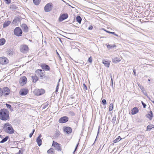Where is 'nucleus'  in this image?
Wrapping results in <instances>:
<instances>
[{
  "mask_svg": "<svg viewBox=\"0 0 154 154\" xmlns=\"http://www.w3.org/2000/svg\"><path fill=\"white\" fill-rule=\"evenodd\" d=\"M9 118V112L5 109L0 110V119L3 121H6Z\"/></svg>",
  "mask_w": 154,
  "mask_h": 154,
  "instance_id": "f257e3e1",
  "label": "nucleus"
},
{
  "mask_svg": "<svg viewBox=\"0 0 154 154\" xmlns=\"http://www.w3.org/2000/svg\"><path fill=\"white\" fill-rule=\"evenodd\" d=\"M3 129L5 132H7L9 134L14 133V131L12 125L9 123L4 124L3 125Z\"/></svg>",
  "mask_w": 154,
  "mask_h": 154,
  "instance_id": "f03ea898",
  "label": "nucleus"
},
{
  "mask_svg": "<svg viewBox=\"0 0 154 154\" xmlns=\"http://www.w3.org/2000/svg\"><path fill=\"white\" fill-rule=\"evenodd\" d=\"M20 50L21 52L26 53L29 51V48L27 45H23L20 46Z\"/></svg>",
  "mask_w": 154,
  "mask_h": 154,
  "instance_id": "7ed1b4c3",
  "label": "nucleus"
},
{
  "mask_svg": "<svg viewBox=\"0 0 154 154\" xmlns=\"http://www.w3.org/2000/svg\"><path fill=\"white\" fill-rule=\"evenodd\" d=\"M22 31L19 27H17L14 29V34L17 36H20L22 35Z\"/></svg>",
  "mask_w": 154,
  "mask_h": 154,
  "instance_id": "20e7f679",
  "label": "nucleus"
},
{
  "mask_svg": "<svg viewBox=\"0 0 154 154\" xmlns=\"http://www.w3.org/2000/svg\"><path fill=\"white\" fill-rule=\"evenodd\" d=\"M8 63L9 60L6 57H0V64L5 65Z\"/></svg>",
  "mask_w": 154,
  "mask_h": 154,
  "instance_id": "39448f33",
  "label": "nucleus"
},
{
  "mask_svg": "<svg viewBox=\"0 0 154 154\" xmlns=\"http://www.w3.org/2000/svg\"><path fill=\"white\" fill-rule=\"evenodd\" d=\"M68 17V15L66 13L61 14L59 17L58 20L59 22H61L67 19Z\"/></svg>",
  "mask_w": 154,
  "mask_h": 154,
  "instance_id": "423d86ee",
  "label": "nucleus"
},
{
  "mask_svg": "<svg viewBox=\"0 0 154 154\" xmlns=\"http://www.w3.org/2000/svg\"><path fill=\"white\" fill-rule=\"evenodd\" d=\"M52 146L54 147L58 151L61 150V147L60 145L57 142H55L54 141H53Z\"/></svg>",
  "mask_w": 154,
  "mask_h": 154,
  "instance_id": "0eeeda50",
  "label": "nucleus"
},
{
  "mask_svg": "<svg viewBox=\"0 0 154 154\" xmlns=\"http://www.w3.org/2000/svg\"><path fill=\"white\" fill-rule=\"evenodd\" d=\"M42 69H38L35 72V74L38 75L41 78L45 76V74L42 72Z\"/></svg>",
  "mask_w": 154,
  "mask_h": 154,
  "instance_id": "6e6552de",
  "label": "nucleus"
},
{
  "mask_svg": "<svg viewBox=\"0 0 154 154\" xmlns=\"http://www.w3.org/2000/svg\"><path fill=\"white\" fill-rule=\"evenodd\" d=\"M52 4L48 3L45 7L44 10L46 12H48L51 11Z\"/></svg>",
  "mask_w": 154,
  "mask_h": 154,
  "instance_id": "1a4fd4ad",
  "label": "nucleus"
},
{
  "mask_svg": "<svg viewBox=\"0 0 154 154\" xmlns=\"http://www.w3.org/2000/svg\"><path fill=\"white\" fill-rule=\"evenodd\" d=\"M69 120L68 118L66 116H64L61 117L59 120V122L60 123H64L67 122Z\"/></svg>",
  "mask_w": 154,
  "mask_h": 154,
  "instance_id": "9d476101",
  "label": "nucleus"
},
{
  "mask_svg": "<svg viewBox=\"0 0 154 154\" xmlns=\"http://www.w3.org/2000/svg\"><path fill=\"white\" fill-rule=\"evenodd\" d=\"M26 78L25 76H23L20 79L19 82L21 85H23L24 84L26 83Z\"/></svg>",
  "mask_w": 154,
  "mask_h": 154,
  "instance_id": "9b49d317",
  "label": "nucleus"
},
{
  "mask_svg": "<svg viewBox=\"0 0 154 154\" xmlns=\"http://www.w3.org/2000/svg\"><path fill=\"white\" fill-rule=\"evenodd\" d=\"M2 90L3 94H4L5 95H8L10 93V90L8 87L4 88Z\"/></svg>",
  "mask_w": 154,
  "mask_h": 154,
  "instance_id": "f8f14e48",
  "label": "nucleus"
},
{
  "mask_svg": "<svg viewBox=\"0 0 154 154\" xmlns=\"http://www.w3.org/2000/svg\"><path fill=\"white\" fill-rule=\"evenodd\" d=\"M63 131L67 134H69L72 133V129L71 127H67L64 129Z\"/></svg>",
  "mask_w": 154,
  "mask_h": 154,
  "instance_id": "ddd939ff",
  "label": "nucleus"
},
{
  "mask_svg": "<svg viewBox=\"0 0 154 154\" xmlns=\"http://www.w3.org/2000/svg\"><path fill=\"white\" fill-rule=\"evenodd\" d=\"M28 92V90L27 89H21L20 91V94L22 96L26 95Z\"/></svg>",
  "mask_w": 154,
  "mask_h": 154,
  "instance_id": "4468645a",
  "label": "nucleus"
},
{
  "mask_svg": "<svg viewBox=\"0 0 154 154\" xmlns=\"http://www.w3.org/2000/svg\"><path fill=\"white\" fill-rule=\"evenodd\" d=\"M21 26L24 32H28V27L26 24H23Z\"/></svg>",
  "mask_w": 154,
  "mask_h": 154,
  "instance_id": "2eb2a0df",
  "label": "nucleus"
},
{
  "mask_svg": "<svg viewBox=\"0 0 154 154\" xmlns=\"http://www.w3.org/2000/svg\"><path fill=\"white\" fill-rule=\"evenodd\" d=\"M36 94L38 96H40L45 93V90L43 89H38L36 91Z\"/></svg>",
  "mask_w": 154,
  "mask_h": 154,
  "instance_id": "dca6fc26",
  "label": "nucleus"
},
{
  "mask_svg": "<svg viewBox=\"0 0 154 154\" xmlns=\"http://www.w3.org/2000/svg\"><path fill=\"white\" fill-rule=\"evenodd\" d=\"M42 69H45L46 71H48L50 69V68L47 65L42 64L41 66Z\"/></svg>",
  "mask_w": 154,
  "mask_h": 154,
  "instance_id": "f3484780",
  "label": "nucleus"
},
{
  "mask_svg": "<svg viewBox=\"0 0 154 154\" xmlns=\"http://www.w3.org/2000/svg\"><path fill=\"white\" fill-rule=\"evenodd\" d=\"M146 117L149 118L150 120H151L152 118L153 117V114L152 111H150L148 112V114L146 115Z\"/></svg>",
  "mask_w": 154,
  "mask_h": 154,
  "instance_id": "a211bd4d",
  "label": "nucleus"
},
{
  "mask_svg": "<svg viewBox=\"0 0 154 154\" xmlns=\"http://www.w3.org/2000/svg\"><path fill=\"white\" fill-rule=\"evenodd\" d=\"M138 112V109L137 107H134L133 108L132 110L131 113L132 115H134Z\"/></svg>",
  "mask_w": 154,
  "mask_h": 154,
  "instance_id": "6ab92c4d",
  "label": "nucleus"
},
{
  "mask_svg": "<svg viewBox=\"0 0 154 154\" xmlns=\"http://www.w3.org/2000/svg\"><path fill=\"white\" fill-rule=\"evenodd\" d=\"M48 154H54V149L52 148H51L47 152Z\"/></svg>",
  "mask_w": 154,
  "mask_h": 154,
  "instance_id": "aec40b11",
  "label": "nucleus"
},
{
  "mask_svg": "<svg viewBox=\"0 0 154 154\" xmlns=\"http://www.w3.org/2000/svg\"><path fill=\"white\" fill-rule=\"evenodd\" d=\"M19 18L18 17H17L13 20L12 23L13 24L16 25L17 23L19 22Z\"/></svg>",
  "mask_w": 154,
  "mask_h": 154,
  "instance_id": "412c9836",
  "label": "nucleus"
},
{
  "mask_svg": "<svg viewBox=\"0 0 154 154\" xmlns=\"http://www.w3.org/2000/svg\"><path fill=\"white\" fill-rule=\"evenodd\" d=\"M11 23V22L10 21H8L5 22L3 24V27L5 28L8 26L10 25Z\"/></svg>",
  "mask_w": 154,
  "mask_h": 154,
  "instance_id": "4be33fe9",
  "label": "nucleus"
},
{
  "mask_svg": "<svg viewBox=\"0 0 154 154\" xmlns=\"http://www.w3.org/2000/svg\"><path fill=\"white\" fill-rule=\"evenodd\" d=\"M121 60L120 58L119 57H115L112 59V61L113 62L115 63L118 62Z\"/></svg>",
  "mask_w": 154,
  "mask_h": 154,
  "instance_id": "5701e85b",
  "label": "nucleus"
},
{
  "mask_svg": "<svg viewBox=\"0 0 154 154\" xmlns=\"http://www.w3.org/2000/svg\"><path fill=\"white\" fill-rule=\"evenodd\" d=\"M103 63L107 67H109L110 63H109L108 61L103 60Z\"/></svg>",
  "mask_w": 154,
  "mask_h": 154,
  "instance_id": "b1692460",
  "label": "nucleus"
},
{
  "mask_svg": "<svg viewBox=\"0 0 154 154\" xmlns=\"http://www.w3.org/2000/svg\"><path fill=\"white\" fill-rule=\"evenodd\" d=\"M76 21L79 23L80 24L82 20V18L79 16H78L76 18Z\"/></svg>",
  "mask_w": 154,
  "mask_h": 154,
  "instance_id": "393cba45",
  "label": "nucleus"
},
{
  "mask_svg": "<svg viewBox=\"0 0 154 154\" xmlns=\"http://www.w3.org/2000/svg\"><path fill=\"white\" fill-rule=\"evenodd\" d=\"M36 142L39 146H40L42 145V140L41 139L37 138Z\"/></svg>",
  "mask_w": 154,
  "mask_h": 154,
  "instance_id": "a878e982",
  "label": "nucleus"
},
{
  "mask_svg": "<svg viewBox=\"0 0 154 154\" xmlns=\"http://www.w3.org/2000/svg\"><path fill=\"white\" fill-rule=\"evenodd\" d=\"M33 1L35 5H37L39 4L41 0H33Z\"/></svg>",
  "mask_w": 154,
  "mask_h": 154,
  "instance_id": "bb28decb",
  "label": "nucleus"
},
{
  "mask_svg": "<svg viewBox=\"0 0 154 154\" xmlns=\"http://www.w3.org/2000/svg\"><path fill=\"white\" fill-rule=\"evenodd\" d=\"M5 40L4 38H2L0 39V45H3L5 43Z\"/></svg>",
  "mask_w": 154,
  "mask_h": 154,
  "instance_id": "cd10ccee",
  "label": "nucleus"
},
{
  "mask_svg": "<svg viewBox=\"0 0 154 154\" xmlns=\"http://www.w3.org/2000/svg\"><path fill=\"white\" fill-rule=\"evenodd\" d=\"M10 8L11 9H17V7L14 5H11L10 7Z\"/></svg>",
  "mask_w": 154,
  "mask_h": 154,
  "instance_id": "c85d7f7f",
  "label": "nucleus"
},
{
  "mask_svg": "<svg viewBox=\"0 0 154 154\" xmlns=\"http://www.w3.org/2000/svg\"><path fill=\"white\" fill-rule=\"evenodd\" d=\"M121 139V137L120 136H119L118 137V138L116 139L115 140H114L113 142L115 143H117Z\"/></svg>",
  "mask_w": 154,
  "mask_h": 154,
  "instance_id": "c756f323",
  "label": "nucleus"
},
{
  "mask_svg": "<svg viewBox=\"0 0 154 154\" xmlns=\"http://www.w3.org/2000/svg\"><path fill=\"white\" fill-rule=\"evenodd\" d=\"M8 137V136L6 137L5 138H3L2 139V140L0 142V143H4L7 140Z\"/></svg>",
  "mask_w": 154,
  "mask_h": 154,
  "instance_id": "7c9ffc66",
  "label": "nucleus"
},
{
  "mask_svg": "<svg viewBox=\"0 0 154 154\" xmlns=\"http://www.w3.org/2000/svg\"><path fill=\"white\" fill-rule=\"evenodd\" d=\"M49 104L48 103L46 102L42 105V109H45L48 106Z\"/></svg>",
  "mask_w": 154,
  "mask_h": 154,
  "instance_id": "2f4dec72",
  "label": "nucleus"
},
{
  "mask_svg": "<svg viewBox=\"0 0 154 154\" xmlns=\"http://www.w3.org/2000/svg\"><path fill=\"white\" fill-rule=\"evenodd\" d=\"M6 106L7 108L8 109H10V110L12 111L13 110V109L11 107V106L10 105L8 104V103H6Z\"/></svg>",
  "mask_w": 154,
  "mask_h": 154,
  "instance_id": "473e14b6",
  "label": "nucleus"
},
{
  "mask_svg": "<svg viewBox=\"0 0 154 154\" xmlns=\"http://www.w3.org/2000/svg\"><path fill=\"white\" fill-rule=\"evenodd\" d=\"M153 128V126L151 125H148L147 127V130L150 131Z\"/></svg>",
  "mask_w": 154,
  "mask_h": 154,
  "instance_id": "72a5a7b5",
  "label": "nucleus"
},
{
  "mask_svg": "<svg viewBox=\"0 0 154 154\" xmlns=\"http://www.w3.org/2000/svg\"><path fill=\"white\" fill-rule=\"evenodd\" d=\"M113 104L112 103H110V104L109 106V111H111L113 109Z\"/></svg>",
  "mask_w": 154,
  "mask_h": 154,
  "instance_id": "f704fd0d",
  "label": "nucleus"
},
{
  "mask_svg": "<svg viewBox=\"0 0 154 154\" xmlns=\"http://www.w3.org/2000/svg\"><path fill=\"white\" fill-rule=\"evenodd\" d=\"M106 31V32H107L109 33L113 34L114 35H115L117 37L118 36V35H117V34H116L115 32H111L109 31Z\"/></svg>",
  "mask_w": 154,
  "mask_h": 154,
  "instance_id": "c9c22d12",
  "label": "nucleus"
},
{
  "mask_svg": "<svg viewBox=\"0 0 154 154\" xmlns=\"http://www.w3.org/2000/svg\"><path fill=\"white\" fill-rule=\"evenodd\" d=\"M116 120V116H115L113 117L112 119V123H113V124H114Z\"/></svg>",
  "mask_w": 154,
  "mask_h": 154,
  "instance_id": "e433bc0d",
  "label": "nucleus"
},
{
  "mask_svg": "<svg viewBox=\"0 0 154 154\" xmlns=\"http://www.w3.org/2000/svg\"><path fill=\"white\" fill-rule=\"evenodd\" d=\"M32 79H33V82H36L38 79L37 77L35 76L32 77Z\"/></svg>",
  "mask_w": 154,
  "mask_h": 154,
  "instance_id": "4c0bfd02",
  "label": "nucleus"
},
{
  "mask_svg": "<svg viewBox=\"0 0 154 154\" xmlns=\"http://www.w3.org/2000/svg\"><path fill=\"white\" fill-rule=\"evenodd\" d=\"M5 3L7 4H9L11 2V0H4Z\"/></svg>",
  "mask_w": 154,
  "mask_h": 154,
  "instance_id": "58836bf2",
  "label": "nucleus"
},
{
  "mask_svg": "<svg viewBox=\"0 0 154 154\" xmlns=\"http://www.w3.org/2000/svg\"><path fill=\"white\" fill-rule=\"evenodd\" d=\"M35 129H33V131H32V132L29 134V137H30L31 138V137H32V136L34 133L35 132Z\"/></svg>",
  "mask_w": 154,
  "mask_h": 154,
  "instance_id": "ea45409f",
  "label": "nucleus"
},
{
  "mask_svg": "<svg viewBox=\"0 0 154 154\" xmlns=\"http://www.w3.org/2000/svg\"><path fill=\"white\" fill-rule=\"evenodd\" d=\"M102 102L104 105H105L106 104V100L105 99L102 100Z\"/></svg>",
  "mask_w": 154,
  "mask_h": 154,
  "instance_id": "a19ab883",
  "label": "nucleus"
},
{
  "mask_svg": "<svg viewBox=\"0 0 154 154\" xmlns=\"http://www.w3.org/2000/svg\"><path fill=\"white\" fill-rule=\"evenodd\" d=\"M3 94V90L1 88H0V96H2Z\"/></svg>",
  "mask_w": 154,
  "mask_h": 154,
  "instance_id": "79ce46f5",
  "label": "nucleus"
},
{
  "mask_svg": "<svg viewBox=\"0 0 154 154\" xmlns=\"http://www.w3.org/2000/svg\"><path fill=\"white\" fill-rule=\"evenodd\" d=\"M59 83H58L57 85V86L56 90V91H55V92H57L58 91V89L59 88Z\"/></svg>",
  "mask_w": 154,
  "mask_h": 154,
  "instance_id": "37998d69",
  "label": "nucleus"
},
{
  "mask_svg": "<svg viewBox=\"0 0 154 154\" xmlns=\"http://www.w3.org/2000/svg\"><path fill=\"white\" fill-rule=\"evenodd\" d=\"M88 61L89 62L91 63L92 62V59L91 57H90L88 59Z\"/></svg>",
  "mask_w": 154,
  "mask_h": 154,
  "instance_id": "c03bdc74",
  "label": "nucleus"
},
{
  "mask_svg": "<svg viewBox=\"0 0 154 154\" xmlns=\"http://www.w3.org/2000/svg\"><path fill=\"white\" fill-rule=\"evenodd\" d=\"M83 87L84 88V89L85 90H87V88L86 85L85 84H83Z\"/></svg>",
  "mask_w": 154,
  "mask_h": 154,
  "instance_id": "a18cd8bd",
  "label": "nucleus"
},
{
  "mask_svg": "<svg viewBox=\"0 0 154 154\" xmlns=\"http://www.w3.org/2000/svg\"><path fill=\"white\" fill-rule=\"evenodd\" d=\"M111 81V82L112 84V86L113 85V79H112V75L111 74H110V75Z\"/></svg>",
  "mask_w": 154,
  "mask_h": 154,
  "instance_id": "49530a36",
  "label": "nucleus"
},
{
  "mask_svg": "<svg viewBox=\"0 0 154 154\" xmlns=\"http://www.w3.org/2000/svg\"><path fill=\"white\" fill-rule=\"evenodd\" d=\"M7 54L9 55H11L12 54V52L11 51H7Z\"/></svg>",
  "mask_w": 154,
  "mask_h": 154,
  "instance_id": "de8ad7c7",
  "label": "nucleus"
},
{
  "mask_svg": "<svg viewBox=\"0 0 154 154\" xmlns=\"http://www.w3.org/2000/svg\"><path fill=\"white\" fill-rule=\"evenodd\" d=\"M142 105L143 106V108H145L146 107V105L145 103H144L143 102V101H142Z\"/></svg>",
  "mask_w": 154,
  "mask_h": 154,
  "instance_id": "09e8293b",
  "label": "nucleus"
},
{
  "mask_svg": "<svg viewBox=\"0 0 154 154\" xmlns=\"http://www.w3.org/2000/svg\"><path fill=\"white\" fill-rule=\"evenodd\" d=\"M79 144V143H77V145H76V147H75V150H74V151L73 152H74L76 151V149H77V147H78V146Z\"/></svg>",
  "mask_w": 154,
  "mask_h": 154,
  "instance_id": "8fccbe9b",
  "label": "nucleus"
},
{
  "mask_svg": "<svg viewBox=\"0 0 154 154\" xmlns=\"http://www.w3.org/2000/svg\"><path fill=\"white\" fill-rule=\"evenodd\" d=\"M23 153L21 150H19L18 152L16 154H22Z\"/></svg>",
  "mask_w": 154,
  "mask_h": 154,
  "instance_id": "3c124183",
  "label": "nucleus"
},
{
  "mask_svg": "<svg viewBox=\"0 0 154 154\" xmlns=\"http://www.w3.org/2000/svg\"><path fill=\"white\" fill-rule=\"evenodd\" d=\"M93 28V26H90L88 28V29L89 30H92Z\"/></svg>",
  "mask_w": 154,
  "mask_h": 154,
  "instance_id": "603ef678",
  "label": "nucleus"
},
{
  "mask_svg": "<svg viewBox=\"0 0 154 154\" xmlns=\"http://www.w3.org/2000/svg\"><path fill=\"white\" fill-rule=\"evenodd\" d=\"M133 72L134 73V75L135 76L136 75V70L135 69H133Z\"/></svg>",
  "mask_w": 154,
  "mask_h": 154,
  "instance_id": "864d4df0",
  "label": "nucleus"
},
{
  "mask_svg": "<svg viewBox=\"0 0 154 154\" xmlns=\"http://www.w3.org/2000/svg\"><path fill=\"white\" fill-rule=\"evenodd\" d=\"M42 137V135L41 134H40L37 138L41 139V138Z\"/></svg>",
  "mask_w": 154,
  "mask_h": 154,
  "instance_id": "5fc2aeb1",
  "label": "nucleus"
},
{
  "mask_svg": "<svg viewBox=\"0 0 154 154\" xmlns=\"http://www.w3.org/2000/svg\"><path fill=\"white\" fill-rule=\"evenodd\" d=\"M116 47V45H111V48H114Z\"/></svg>",
  "mask_w": 154,
  "mask_h": 154,
  "instance_id": "6e6d98bb",
  "label": "nucleus"
},
{
  "mask_svg": "<svg viewBox=\"0 0 154 154\" xmlns=\"http://www.w3.org/2000/svg\"><path fill=\"white\" fill-rule=\"evenodd\" d=\"M107 47L108 48H111V46L110 45H107Z\"/></svg>",
  "mask_w": 154,
  "mask_h": 154,
  "instance_id": "4d7b16f0",
  "label": "nucleus"
},
{
  "mask_svg": "<svg viewBox=\"0 0 154 154\" xmlns=\"http://www.w3.org/2000/svg\"><path fill=\"white\" fill-rule=\"evenodd\" d=\"M99 128L98 129V133H97V135L98 134H99Z\"/></svg>",
  "mask_w": 154,
  "mask_h": 154,
  "instance_id": "13d9d810",
  "label": "nucleus"
},
{
  "mask_svg": "<svg viewBox=\"0 0 154 154\" xmlns=\"http://www.w3.org/2000/svg\"><path fill=\"white\" fill-rule=\"evenodd\" d=\"M57 54L60 57L59 55L57 52Z\"/></svg>",
  "mask_w": 154,
  "mask_h": 154,
  "instance_id": "bf43d9fd",
  "label": "nucleus"
},
{
  "mask_svg": "<svg viewBox=\"0 0 154 154\" xmlns=\"http://www.w3.org/2000/svg\"><path fill=\"white\" fill-rule=\"evenodd\" d=\"M148 81H150V79H148Z\"/></svg>",
  "mask_w": 154,
  "mask_h": 154,
  "instance_id": "052dcab7",
  "label": "nucleus"
},
{
  "mask_svg": "<svg viewBox=\"0 0 154 154\" xmlns=\"http://www.w3.org/2000/svg\"><path fill=\"white\" fill-rule=\"evenodd\" d=\"M60 80V79H59V82Z\"/></svg>",
  "mask_w": 154,
  "mask_h": 154,
  "instance_id": "680f3d73",
  "label": "nucleus"
}]
</instances>
